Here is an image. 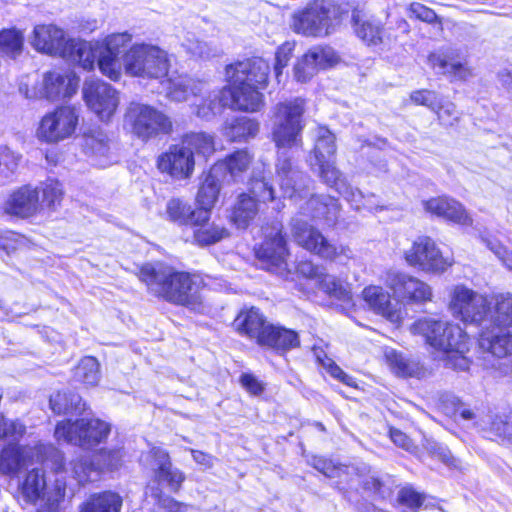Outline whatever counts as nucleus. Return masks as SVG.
Masks as SVG:
<instances>
[{
  "label": "nucleus",
  "mask_w": 512,
  "mask_h": 512,
  "mask_svg": "<svg viewBox=\"0 0 512 512\" xmlns=\"http://www.w3.org/2000/svg\"><path fill=\"white\" fill-rule=\"evenodd\" d=\"M139 278L153 295L169 302L192 308L201 303L202 279L197 275L178 272L162 264H145L140 268Z\"/></svg>",
  "instance_id": "4"
},
{
  "label": "nucleus",
  "mask_w": 512,
  "mask_h": 512,
  "mask_svg": "<svg viewBox=\"0 0 512 512\" xmlns=\"http://www.w3.org/2000/svg\"><path fill=\"white\" fill-rule=\"evenodd\" d=\"M74 380L85 386H96L100 380L99 363L94 357H84L74 369Z\"/></svg>",
  "instance_id": "51"
},
{
  "label": "nucleus",
  "mask_w": 512,
  "mask_h": 512,
  "mask_svg": "<svg viewBox=\"0 0 512 512\" xmlns=\"http://www.w3.org/2000/svg\"><path fill=\"white\" fill-rule=\"evenodd\" d=\"M251 193L253 197L247 194H241L233 208L231 221L238 228H246L257 214L258 206L256 198L258 201L262 202L272 201L275 198L274 190L264 176L260 178L253 177L251 181Z\"/></svg>",
  "instance_id": "18"
},
{
  "label": "nucleus",
  "mask_w": 512,
  "mask_h": 512,
  "mask_svg": "<svg viewBox=\"0 0 512 512\" xmlns=\"http://www.w3.org/2000/svg\"><path fill=\"white\" fill-rule=\"evenodd\" d=\"M273 233L267 235L265 241L256 250V255L266 269L271 271H283L286 269V257L288 250L280 227H273Z\"/></svg>",
  "instance_id": "27"
},
{
  "label": "nucleus",
  "mask_w": 512,
  "mask_h": 512,
  "mask_svg": "<svg viewBox=\"0 0 512 512\" xmlns=\"http://www.w3.org/2000/svg\"><path fill=\"white\" fill-rule=\"evenodd\" d=\"M259 124L248 117H239L225 122L223 135L231 141H246L256 136Z\"/></svg>",
  "instance_id": "48"
},
{
  "label": "nucleus",
  "mask_w": 512,
  "mask_h": 512,
  "mask_svg": "<svg viewBox=\"0 0 512 512\" xmlns=\"http://www.w3.org/2000/svg\"><path fill=\"white\" fill-rule=\"evenodd\" d=\"M38 191L40 208H54L56 205L60 204L63 197L61 183L53 179L44 182Z\"/></svg>",
  "instance_id": "54"
},
{
  "label": "nucleus",
  "mask_w": 512,
  "mask_h": 512,
  "mask_svg": "<svg viewBox=\"0 0 512 512\" xmlns=\"http://www.w3.org/2000/svg\"><path fill=\"white\" fill-rule=\"evenodd\" d=\"M181 144L193 152V157L207 161L215 152L214 136L206 132H190L182 137Z\"/></svg>",
  "instance_id": "45"
},
{
  "label": "nucleus",
  "mask_w": 512,
  "mask_h": 512,
  "mask_svg": "<svg viewBox=\"0 0 512 512\" xmlns=\"http://www.w3.org/2000/svg\"><path fill=\"white\" fill-rule=\"evenodd\" d=\"M164 85L166 97L174 102H192L206 90V84L203 81L192 79L186 75L169 78Z\"/></svg>",
  "instance_id": "35"
},
{
  "label": "nucleus",
  "mask_w": 512,
  "mask_h": 512,
  "mask_svg": "<svg viewBox=\"0 0 512 512\" xmlns=\"http://www.w3.org/2000/svg\"><path fill=\"white\" fill-rule=\"evenodd\" d=\"M25 433V426L19 421H8L0 414V439L19 440Z\"/></svg>",
  "instance_id": "59"
},
{
  "label": "nucleus",
  "mask_w": 512,
  "mask_h": 512,
  "mask_svg": "<svg viewBox=\"0 0 512 512\" xmlns=\"http://www.w3.org/2000/svg\"><path fill=\"white\" fill-rule=\"evenodd\" d=\"M354 28L357 36L368 45L381 42L382 25L372 19L362 20L358 14H353Z\"/></svg>",
  "instance_id": "50"
},
{
  "label": "nucleus",
  "mask_w": 512,
  "mask_h": 512,
  "mask_svg": "<svg viewBox=\"0 0 512 512\" xmlns=\"http://www.w3.org/2000/svg\"><path fill=\"white\" fill-rule=\"evenodd\" d=\"M141 463L150 467L154 471L155 479L159 483H166L173 492H177L185 480L184 473L172 466L168 452L160 447H152L141 457Z\"/></svg>",
  "instance_id": "20"
},
{
  "label": "nucleus",
  "mask_w": 512,
  "mask_h": 512,
  "mask_svg": "<svg viewBox=\"0 0 512 512\" xmlns=\"http://www.w3.org/2000/svg\"><path fill=\"white\" fill-rule=\"evenodd\" d=\"M111 425L98 418L61 421L55 428L58 441L78 445L85 449L93 448L107 439Z\"/></svg>",
  "instance_id": "8"
},
{
  "label": "nucleus",
  "mask_w": 512,
  "mask_h": 512,
  "mask_svg": "<svg viewBox=\"0 0 512 512\" xmlns=\"http://www.w3.org/2000/svg\"><path fill=\"white\" fill-rule=\"evenodd\" d=\"M328 186L333 187L336 191L342 195L351 205L352 208L356 210L362 209V204L364 200V195L358 189L352 188L339 173V176L335 179L330 177V182H325Z\"/></svg>",
  "instance_id": "53"
},
{
  "label": "nucleus",
  "mask_w": 512,
  "mask_h": 512,
  "mask_svg": "<svg viewBox=\"0 0 512 512\" xmlns=\"http://www.w3.org/2000/svg\"><path fill=\"white\" fill-rule=\"evenodd\" d=\"M42 449H44L43 446L32 449L16 444H8L0 452V473L8 476L18 474L21 469L33 463L35 454H37V460H39L38 454Z\"/></svg>",
  "instance_id": "30"
},
{
  "label": "nucleus",
  "mask_w": 512,
  "mask_h": 512,
  "mask_svg": "<svg viewBox=\"0 0 512 512\" xmlns=\"http://www.w3.org/2000/svg\"><path fill=\"white\" fill-rule=\"evenodd\" d=\"M221 164H214L205 176L196 195L198 210L206 211L210 215L211 209L218 201L219 193L223 184L228 183L222 180L220 175Z\"/></svg>",
  "instance_id": "34"
},
{
  "label": "nucleus",
  "mask_w": 512,
  "mask_h": 512,
  "mask_svg": "<svg viewBox=\"0 0 512 512\" xmlns=\"http://www.w3.org/2000/svg\"><path fill=\"white\" fill-rule=\"evenodd\" d=\"M341 19L342 11L334 2L314 0L293 15L292 27L296 33L322 37L330 34Z\"/></svg>",
  "instance_id": "7"
},
{
  "label": "nucleus",
  "mask_w": 512,
  "mask_h": 512,
  "mask_svg": "<svg viewBox=\"0 0 512 512\" xmlns=\"http://www.w3.org/2000/svg\"><path fill=\"white\" fill-rule=\"evenodd\" d=\"M408 12L410 17H415L427 23H434L438 19L432 9L418 2L411 3L408 7Z\"/></svg>",
  "instance_id": "63"
},
{
  "label": "nucleus",
  "mask_w": 512,
  "mask_h": 512,
  "mask_svg": "<svg viewBox=\"0 0 512 512\" xmlns=\"http://www.w3.org/2000/svg\"><path fill=\"white\" fill-rule=\"evenodd\" d=\"M428 61L432 69L452 80L465 81L472 76V69L465 59H461L453 50L431 53Z\"/></svg>",
  "instance_id": "28"
},
{
  "label": "nucleus",
  "mask_w": 512,
  "mask_h": 512,
  "mask_svg": "<svg viewBox=\"0 0 512 512\" xmlns=\"http://www.w3.org/2000/svg\"><path fill=\"white\" fill-rule=\"evenodd\" d=\"M47 484L44 472L33 468L18 480V493L26 503H36L45 495Z\"/></svg>",
  "instance_id": "39"
},
{
  "label": "nucleus",
  "mask_w": 512,
  "mask_h": 512,
  "mask_svg": "<svg viewBox=\"0 0 512 512\" xmlns=\"http://www.w3.org/2000/svg\"><path fill=\"white\" fill-rule=\"evenodd\" d=\"M383 282L401 302L422 304L432 300L430 285L408 273L388 270L383 276Z\"/></svg>",
  "instance_id": "16"
},
{
  "label": "nucleus",
  "mask_w": 512,
  "mask_h": 512,
  "mask_svg": "<svg viewBox=\"0 0 512 512\" xmlns=\"http://www.w3.org/2000/svg\"><path fill=\"white\" fill-rule=\"evenodd\" d=\"M194 242L199 246L215 244L229 236L228 230L219 224L209 223V220L201 224L192 225Z\"/></svg>",
  "instance_id": "49"
},
{
  "label": "nucleus",
  "mask_w": 512,
  "mask_h": 512,
  "mask_svg": "<svg viewBox=\"0 0 512 512\" xmlns=\"http://www.w3.org/2000/svg\"><path fill=\"white\" fill-rule=\"evenodd\" d=\"M237 330L251 339H255L260 344L261 337L266 332V321L260 311L256 308H250L242 311L235 319Z\"/></svg>",
  "instance_id": "42"
},
{
  "label": "nucleus",
  "mask_w": 512,
  "mask_h": 512,
  "mask_svg": "<svg viewBox=\"0 0 512 512\" xmlns=\"http://www.w3.org/2000/svg\"><path fill=\"white\" fill-rule=\"evenodd\" d=\"M336 146L335 137L326 127H318L315 135V147L313 156L309 162L312 169H318L324 182H330L339 176V171L334 165Z\"/></svg>",
  "instance_id": "19"
},
{
  "label": "nucleus",
  "mask_w": 512,
  "mask_h": 512,
  "mask_svg": "<svg viewBox=\"0 0 512 512\" xmlns=\"http://www.w3.org/2000/svg\"><path fill=\"white\" fill-rule=\"evenodd\" d=\"M122 497L111 491L94 494L81 505L80 512H120Z\"/></svg>",
  "instance_id": "47"
},
{
  "label": "nucleus",
  "mask_w": 512,
  "mask_h": 512,
  "mask_svg": "<svg viewBox=\"0 0 512 512\" xmlns=\"http://www.w3.org/2000/svg\"><path fill=\"white\" fill-rule=\"evenodd\" d=\"M259 345L277 351H286L297 347L299 345V338L293 330L270 325L266 327V332L261 337Z\"/></svg>",
  "instance_id": "44"
},
{
  "label": "nucleus",
  "mask_w": 512,
  "mask_h": 512,
  "mask_svg": "<svg viewBox=\"0 0 512 512\" xmlns=\"http://www.w3.org/2000/svg\"><path fill=\"white\" fill-rule=\"evenodd\" d=\"M133 40V35L128 32H116L106 35L98 40L100 44L99 71L112 81H118L123 73L122 49L126 48Z\"/></svg>",
  "instance_id": "17"
},
{
  "label": "nucleus",
  "mask_w": 512,
  "mask_h": 512,
  "mask_svg": "<svg viewBox=\"0 0 512 512\" xmlns=\"http://www.w3.org/2000/svg\"><path fill=\"white\" fill-rule=\"evenodd\" d=\"M433 112L436 113L440 124L446 127L454 126L460 119V113L456 109L455 104L444 101L442 97L441 104Z\"/></svg>",
  "instance_id": "56"
},
{
  "label": "nucleus",
  "mask_w": 512,
  "mask_h": 512,
  "mask_svg": "<svg viewBox=\"0 0 512 512\" xmlns=\"http://www.w3.org/2000/svg\"><path fill=\"white\" fill-rule=\"evenodd\" d=\"M79 77L68 70L55 69L45 72L41 80L27 78L19 85L20 93L27 99L57 101L76 94Z\"/></svg>",
  "instance_id": "6"
},
{
  "label": "nucleus",
  "mask_w": 512,
  "mask_h": 512,
  "mask_svg": "<svg viewBox=\"0 0 512 512\" xmlns=\"http://www.w3.org/2000/svg\"><path fill=\"white\" fill-rule=\"evenodd\" d=\"M462 420L471 422L473 426L487 431L496 437L512 441V410L509 408L487 409L470 407L460 404L456 410Z\"/></svg>",
  "instance_id": "10"
},
{
  "label": "nucleus",
  "mask_w": 512,
  "mask_h": 512,
  "mask_svg": "<svg viewBox=\"0 0 512 512\" xmlns=\"http://www.w3.org/2000/svg\"><path fill=\"white\" fill-rule=\"evenodd\" d=\"M252 156L246 150H238L224 160L217 161L215 164H221L220 175L222 180L236 181L250 166Z\"/></svg>",
  "instance_id": "46"
},
{
  "label": "nucleus",
  "mask_w": 512,
  "mask_h": 512,
  "mask_svg": "<svg viewBox=\"0 0 512 512\" xmlns=\"http://www.w3.org/2000/svg\"><path fill=\"white\" fill-rule=\"evenodd\" d=\"M404 259L409 266L433 274H442L454 264L453 257L444 256L435 241L427 236L416 238L405 250Z\"/></svg>",
  "instance_id": "12"
},
{
  "label": "nucleus",
  "mask_w": 512,
  "mask_h": 512,
  "mask_svg": "<svg viewBox=\"0 0 512 512\" xmlns=\"http://www.w3.org/2000/svg\"><path fill=\"white\" fill-rule=\"evenodd\" d=\"M270 66L261 58L238 62L226 67V80L231 87H224L227 106L247 112H255L263 106V95Z\"/></svg>",
  "instance_id": "3"
},
{
  "label": "nucleus",
  "mask_w": 512,
  "mask_h": 512,
  "mask_svg": "<svg viewBox=\"0 0 512 512\" xmlns=\"http://www.w3.org/2000/svg\"><path fill=\"white\" fill-rule=\"evenodd\" d=\"M424 211L432 217H437L461 226H471L473 220L465 207L456 199L442 195L422 201Z\"/></svg>",
  "instance_id": "25"
},
{
  "label": "nucleus",
  "mask_w": 512,
  "mask_h": 512,
  "mask_svg": "<svg viewBox=\"0 0 512 512\" xmlns=\"http://www.w3.org/2000/svg\"><path fill=\"white\" fill-rule=\"evenodd\" d=\"M82 97L87 107L105 122L111 120L120 103L119 92L113 86L94 78L84 81Z\"/></svg>",
  "instance_id": "15"
},
{
  "label": "nucleus",
  "mask_w": 512,
  "mask_h": 512,
  "mask_svg": "<svg viewBox=\"0 0 512 512\" xmlns=\"http://www.w3.org/2000/svg\"><path fill=\"white\" fill-rule=\"evenodd\" d=\"M385 359L392 373L398 377L422 378L425 376L426 371L418 360L406 357L394 349L385 351Z\"/></svg>",
  "instance_id": "40"
},
{
  "label": "nucleus",
  "mask_w": 512,
  "mask_h": 512,
  "mask_svg": "<svg viewBox=\"0 0 512 512\" xmlns=\"http://www.w3.org/2000/svg\"><path fill=\"white\" fill-rule=\"evenodd\" d=\"M295 49V43L291 41H286L281 46L278 47L275 54V74L278 81L279 77L282 73V70L288 65L289 60L291 59L293 52Z\"/></svg>",
  "instance_id": "60"
},
{
  "label": "nucleus",
  "mask_w": 512,
  "mask_h": 512,
  "mask_svg": "<svg viewBox=\"0 0 512 512\" xmlns=\"http://www.w3.org/2000/svg\"><path fill=\"white\" fill-rule=\"evenodd\" d=\"M497 328L512 327V293H495L488 300L487 317Z\"/></svg>",
  "instance_id": "37"
},
{
  "label": "nucleus",
  "mask_w": 512,
  "mask_h": 512,
  "mask_svg": "<svg viewBox=\"0 0 512 512\" xmlns=\"http://www.w3.org/2000/svg\"><path fill=\"white\" fill-rule=\"evenodd\" d=\"M205 90L190 103L193 113L204 120H210L221 112L222 108L227 106V99L224 96L223 89L212 91L204 96Z\"/></svg>",
  "instance_id": "41"
},
{
  "label": "nucleus",
  "mask_w": 512,
  "mask_h": 512,
  "mask_svg": "<svg viewBox=\"0 0 512 512\" xmlns=\"http://www.w3.org/2000/svg\"><path fill=\"white\" fill-rule=\"evenodd\" d=\"M158 169L176 180L189 179L195 169L193 152L188 151L180 143L172 145L157 160Z\"/></svg>",
  "instance_id": "22"
},
{
  "label": "nucleus",
  "mask_w": 512,
  "mask_h": 512,
  "mask_svg": "<svg viewBox=\"0 0 512 512\" xmlns=\"http://www.w3.org/2000/svg\"><path fill=\"white\" fill-rule=\"evenodd\" d=\"M410 100L415 105L425 106L431 111L435 110L441 104V96L432 90H415L410 94Z\"/></svg>",
  "instance_id": "57"
},
{
  "label": "nucleus",
  "mask_w": 512,
  "mask_h": 512,
  "mask_svg": "<svg viewBox=\"0 0 512 512\" xmlns=\"http://www.w3.org/2000/svg\"><path fill=\"white\" fill-rule=\"evenodd\" d=\"M85 404L79 395L68 392H57L50 397V407L57 414L81 412Z\"/></svg>",
  "instance_id": "52"
},
{
  "label": "nucleus",
  "mask_w": 512,
  "mask_h": 512,
  "mask_svg": "<svg viewBox=\"0 0 512 512\" xmlns=\"http://www.w3.org/2000/svg\"><path fill=\"white\" fill-rule=\"evenodd\" d=\"M182 47L192 56L208 58L210 50L206 43L199 41L194 34L188 33L181 43Z\"/></svg>",
  "instance_id": "61"
},
{
  "label": "nucleus",
  "mask_w": 512,
  "mask_h": 512,
  "mask_svg": "<svg viewBox=\"0 0 512 512\" xmlns=\"http://www.w3.org/2000/svg\"><path fill=\"white\" fill-rule=\"evenodd\" d=\"M100 44L99 41H84L72 39L69 45V51L65 58L78 63L85 70H93L95 65L99 68L100 63Z\"/></svg>",
  "instance_id": "36"
},
{
  "label": "nucleus",
  "mask_w": 512,
  "mask_h": 512,
  "mask_svg": "<svg viewBox=\"0 0 512 512\" xmlns=\"http://www.w3.org/2000/svg\"><path fill=\"white\" fill-rule=\"evenodd\" d=\"M23 47V35L16 29H4L0 32V50L10 56L16 57Z\"/></svg>",
  "instance_id": "55"
},
{
  "label": "nucleus",
  "mask_w": 512,
  "mask_h": 512,
  "mask_svg": "<svg viewBox=\"0 0 512 512\" xmlns=\"http://www.w3.org/2000/svg\"><path fill=\"white\" fill-rule=\"evenodd\" d=\"M398 501L409 508L415 509L423 504L424 496L411 487H404L398 493Z\"/></svg>",
  "instance_id": "64"
},
{
  "label": "nucleus",
  "mask_w": 512,
  "mask_h": 512,
  "mask_svg": "<svg viewBox=\"0 0 512 512\" xmlns=\"http://www.w3.org/2000/svg\"><path fill=\"white\" fill-rule=\"evenodd\" d=\"M305 208L315 219H323L325 224L332 226L335 224L340 206L338 201L331 196H312L306 203Z\"/></svg>",
  "instance_id": "43"
},
{
  "label": "nucleus",
  "mask_w": 512,
  "mask_h": 512,
  "mask_svg": "<svg viewBox=\"0 0 512 512\" xmlns=\"http://www.w3.org/2000/svg\"><path fill=\"white\" fill-rule=\"evenodd\" d=\"M123 71L142 79H161L168 75L170 59L166 50L147 43H134L123 54Z\"/></svg>",
  "instance_id": "5"
},
{
  "label": "nucleus",
  "mask_w": 512,
  "mask_h": 512,
  "mask_svg": "<svg viewBox=\"0 0 512 512\" xmlns=\"http://www.w3.org/2000/svg\"><path fill=\"white\" fill-rule=\"evenodd\" d=\"M20 156L7 147L0 148V175L5 178L13 175L19 165Z\"/></svg>",
  "instance_id": "58"
},
{
  "label": "nucleus",
  "mask_w": 512,
  "mask_h": 512,
  "mask_svg": "<svg viewBox=\"0 0 512 512\" xmlns=\"http://www.w3.org/2000/svg\"><path fill=\"white\" fill-rule=\"evenodd\" d=\"M124 452L122 449L101 450L94 455L92 461L80 459L73 463L72 472L79 483L92 479V474L103 471H114L123 464Z\"/></svg>",
  "instance_id": "21"
},
{
  "label": "nucleus",
  "mask_w": 512,
  "mask_h": 512,
  "mask_svg": "<svg viewBox=\"0 0 512 512\" xmlns=\"http://www.w3.org/2000/svg\"><path fill=\"white\" fill-rule=\"evenodd\" d=\"M297 271L305 278L314 281L315 285L325 293L340 300H350L349 289L335 277L325 273L322 267L314 265L310 261H302L297 266Z\"/></svg>",
  "instance_id": "29"
},
{
  "label": "nucleus",
  "mask_w": 512,
  "mask_h": 512,
  "mask_svg": "<svg viewBox=\"0 0 512 512\" xmlns=\"http://www.w3.org/2000/svg\"><path fill=\"white\" fill-rule=\"evenodd\" d=\"M40 209L39 191L30 186H24L13 192L4 204L7 214L27 218Z\"/></svg>",
  "instance_id": "32"
},
{
  "label": "nucleus",
  "mask_w": 512,
  "mask_h": 512,
  "mask_svg": "<svg viewBox=\"0 0 512 512\" xmlns=\"http://www.w3.org/2000/svg\"><path fill=\"white\" fill-rule=\"evenodd\" d=\"M79 116L74 107L60 106L46 113L39 122L37 137L45 143H58L76 131Z\"/></svg>",
  "instance_id": "14"
},
{
  "label": "nucleus",
  "mask_w": 512,
  "mask_h": 512,
  "mask_svg": "<svg viewBox=\"0 0 512 512\" xmlns=\"http://www.w3.org/2000/svg\"><path fill=\"white\" fill-rule=\"evenodd\" d=\"M305 101L295 98L276 105L272 117V137L278 148L276 173L284 197L297 201L307 196L308 178L294 169L288 150L302 146Z\"/></svg>",
  "instance_id": "1"
},
{
  "label": "nucleus",
  "mask_w": 512,
  "mask_h": 512,
  "mask_svg": "<svg viewBox=\"0 0 512 512\" xmlns=\"http://www.w3.org/2000/svg\"><path fill=\"white\" fill-rule=\"evenodd\" d=\"M362 296L366 304L393 324H400L404 312L398 304H392L390 294L381 286L370 285L364 288Z\"/></svg>",
  "instance_id": "31"
},
{
  "label": "nucleus",
  "mask_w": 512,
  "mask_h": 512,
  "mask_svg": "<svg viewBox=\"0 0 512 512\" xmlns=\"http://www.w3.org/2000/svg\"><path fill=\"white\" fill-rule=\"evenodd\" d=\"M488 299L464 284L450 288L448 310L464 323H482L487 317Z\"/></svg>",
  "instance_id": "11"
},
{
  "label": "nucleus",
  "mask_w": 512,
  "mask_h": 512,
  "mask_svg": "<svg viewBox=\"0 0 512 512\" xmlns=\"http://www.w3.org/2000/svg\"><path fill=\"white\" fill-rule=\"evenodd\" d=\"M82 146L83 152L95 166L104 168L116 161L113 142L103 130L94 129L85 134Z\"/></svg>",
  "instance_id": "26"
},
{
  "label": "nucleus",
  "mask_w": 512,
  "mask_h": 512,
  "mask_svg": "<svg viewBox=\"0 0 512 512\" xmlns=\"http://www.w3.org/2000/svg\"><path fill=\"white\" fill-rule=\"evenodd\" d=\"M338 61L335 51L330 47H313L308 50L294 66V78L301 83L312 79L319 70L334 65Z\"/></svg>",
  "instance_id": "24"
},
{
  "label": "nucleus",
  "mask_w": 512,
  "mask_h": 512,
  "mask_svg": "<svg viewBox=\"0 0 512 512\" xmlns=\"http://www.w3.org/2000/svg\"><path fill=\"white\" fill-rule=\"evenodd\" d=\"M124 124L142 140L172 131V122L166 114L153 106L137 102H132L128 106Z\"/></svg>",
  "instance_id": "9"
},
{
  "label": "nucleus",
  "mask_w": 512,
  "mask_h": 512,
  "mask_svg": "<svg viewBox=\"0 0 512 512\" xmlns=\"http://www.w3.org/2000/svg\"><path fill=\"white\" fill-rule=\"evenodd\" d=\"M494 330H482L479 336V346L497 358H504L512 355V333L503 331L501 328Z\"/></svg>",
  "instance_id": "38"
},
{
  "label": "nucleus",
  "mask_w": 512,
  "mask_h": 512,
  "mask_svg": "<svg viewBox=\"0 0 512 512\" xmlns=\"http://www.w3.org/2000/svg\"><path fill=\"white\" fill-rule=\"evenodd\" d=\"M482 241L486 244L495 256L505 265L508 269H512V251L508 250L505 246L496 240H491L481 236Z\"/></svg>",
  "instance_id": "62"
},
{
  "label": "nucleus",
  "mask_w": 512,
  "mask_h": 512,
  "mask_svg": "<svg viewBox=\"0 0 512 512\" xmlns=\"http://www.w3.org/2000/svg\"><path fill=\"white\" fill-rule=\"evenodd\" d=\"M411 334L421 336L425 342L441 354L445 366L465 371L470 366L466 356L470 339L459 324L448 320L425 316L415 320L409 328Z\"/></svg>",
  "instance_id": "2"
},
{
  "label": "nucleus",
  "mask_w": 512,
  "mask_h": 512,
  "mask_svg": "<svg viewBox=\"0 0 512 512\" xmlns=\"http://www.w3.org/2000/svg\"><path fill=\"white\" fill-rule=\"evenodd\" d=\"M292 234L298 245L323 258L348 260L353 257V252L347 245L330 244L318 230L303 220L292 221Z\"/></svg>",
  "instance_id": "13"
},
{
  "label": "nucleus",
  "mask_w": 512,
  "mask_h": 512,
  "mask_svg": "<svg viewBox=\"0 0 512 512\" xmlns=\"http://www.w3.org/2000/svg\"><path fill=\"white\" fill-rule=\"evenodd\" d=\"M71 40L62 28L54 24L37 25L31 45L41 53L63 58L68 54Z\"/></svg>",
  "instance_id": "23"
},
{
  "label": "nucleus",
  "mask_w": 512,
  "mask_h": 512,
  "mask_svg": "<svg viewBox=\"0 0 512 512\" xmlns=\"http://www.w3.org/2000/svg\"><path fill=\"white\" fill-rule=\"evenodd\" d=\"M165 215L167 220L172 223L190 227L210 219V215L206 211L193 208L191 204L180 198H172L167 202Z\"/></svg>",
  "instance_id": "33"
}]
</instances>
